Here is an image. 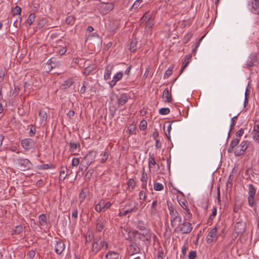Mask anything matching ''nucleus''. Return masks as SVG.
Instances as JSON below:
<instances>
[{"label":"nucleus","mask_w":259,"mask_h":259,"mask_svg":"<svg viewBox=\"0 0 259 259\" xmlns=\"http://www.w3.org/2000/svg\"><path fill=\"white\" fill-rule=\"evenodd\" d=\"M133 234L135 241L139 239L140 240L147 241L150 243L152 238H153L154 241L156 238V235L154 234H153L149 229H144L143 232L142 233H139L137 231H134L133 232Z\"/></svg>","instance_id":"f257e3e1"},{"label":"nucleus","mask_w":259,"mask_h":259,"mask_svg":"<svg viewBox=\"0 0 259 259\" xmlns=\"http://www.w3.org/2000/svg\"><path fill=\"white\" fill-rule=\"evenodd\" d=\"M108 246V243L103 240H102L101 237L96 238L94 239L92 243V251L96 254L102 249L106 250Z\"/></svg>","instance_id":"f03ea898"},{"label":"nucleus","mask_w":259,"mask_h":259,"mask_svg":"<svg viewBox=\"0 0 259 259\" xmlns=\"http://www.w3.org/2000/svg\"><path fill=\"white\" fill-rule=\"evenodd\" d=\"M97 154L96 151L93 150L89 151L81 161L82 166L87 169L91 164L94 162Z\"/></svg>","instance_id":"7ed1b4c3"},{"label":"nucleus","mask_w":259,"mask_h":259,"mask_svg":"<svg viewBox=\"0 0 259 259\" xmlns=\"http://www.w3.org/2000/svg\"><path fill=\"white\" fill-rule=\"evenodd\" d=\"M168 208L169 211L171 225L172 227H175L178 222H182V217L179 212L172 206L168 205Z\"/></svg>","instance_id":"20e7f679"},{"label":"nucleus","mask_w":259,"mask_h":259,"mask_svg":"<svg viewBox=\"0 0 259 259\" xmlns=\"http://www.w3.org/2000/svg\"><path fill=\"white\" fill-rule=\"evenodd\" d=\"M188 221L184 220L183 223L180 222L176 225L175 228V232L181 233L183 234L190 233L192 230V224Z\"/></svg>","instance_id":"39448f33"},{"label":"nucleus","mask_w":259,"mask_h":259,"mask_svg":"<svg viewBox=\"0 0 259 259\" xmlns=\"http://www.w3.org/2000/svg\"><path fill=\"white\" fill-rule=\"evenodd\" d=\"M97 8L103 15H105L114 9V5L111 3H99L97 5Z\"/></svg>","instance_id":"423d86ee"},{"label":"nucleus","mask_w":259,"mask_h":259,"mask_svg":"<svg viewBox=\"0 0 259 259\" xmlns=\"http://www.w3.org/2000/svg\"><path fill=\"white\" fill-rule=\"evenodd\" d=\"M127 251L130 255L139 253L140 252V241L137 240L135 241L134 238L127 248Z\"/></svg>","instance_id":"0eeeda50"},{"label":"nucleus","mask_w":259,"mask_h":259,"mask_svg":"<svg viewBox=\"0 0 259 259\" xmlns=\"http://www.w3.org/2000/svg\"><path fill=\"white\" fill-rule=\"evenodd\" d=\"M249 146V142L247 141H243L241 144L235 149L234 153L237 156L241 155L244 153Z\"/></svg>","instance_id":"6e6552de"},{"label":"nucleus","mask_w":259,"mask_h":259,"mask_svg":"<svg viewBox=\"0 0 259 259\" xmlns=\"http://www.w3.org/2000/svg\"><path fill=\"white\" fill-rule=\"evenodd\" d=\"M112 203L110 202H105L103 199L101 200L99 203L95 206V210L98 212H100L102 211H105L110 208Z\"/></svg>","instance_id":"1a4fd4ad"},{"label":"nucleus","mask_w":259,"mask_h":259,"mask_svg":"<svg viewBox=\"0 0 259 259\" xmlns=\"http://www.w3.org/2000/svg\"><path fill=\"white\" fill-rule=\"evenodd\" d=\"M218 230V227H215L209 232L206 237V242L207 243L209 244L217 241L218 237L217 234Z\"/></svg>","instance_id":"9d476101"},{"label":"nucleus","mask_w":259,"mask_h":259,"mask_svg":"<svg viewBox=\"0 0 259 259\" xmlns=\"http://www.w3.org/2000/svg\"><path fill=\"white\" fill-rule=\"evenodd\" d=\"M18 164L22 170L30 169L32 164L31 162L27 159L20 158L18 159Z\"/></svg>","instance_id":"9b49d317"},{"label":"nucleus","mask_w":259,"mask_h":259,"mask_svg":"<svg viewBox=\"0 0 259 259\" xmlns=\"http://www.w3.org/2000/svg\"><path fill=\"white\" fill-rule=\"evenodd\" d=\"M250 11L255 14H259V0H247Z\"/></svg>","instance_id":"f8f14e48"},{"label":"nucleus","mask_w":259,"mask_h":259,"mask_svg":"<svg viewBox=\"0 0 259 259\" xmlns=\"http://www.w3.org/2000/svg\"><path fill=\"white\" fill-rule=\"evenodd\" d=\"M129 206H131L132 207L128 208L122 212H120L119 213V216H125L128 213L132 212H135L138 210V203L136 201L131 202Z\"/></svg>","instance_id":"ddd939ff"},{"label":"nucleus","mask_w":259,"mask_h":259,"mask_svg":"<svg viewBox=\"0 0 259 259\" xmlns=\"http://www.w3.org/2000/svg\"><path fill=\"white\" fill-rule=\"evenodd\" d=\"M157 167V169H159L160 167L155 159V155L154 153H149L148 158V167L150 170L155 169Z\"/></svg>","instance_id":"4468645a"},{"label":"nucleus","mask_w":259,"mask_h":259,"mask_svg":"<svg viewBox=\"0 0 259 259\" xmlns=\"http://www.w3.org/2000/svg\"><path fill=\"white\" fill-rule=\"evenodd\" d=\"M107 222L103 218H98L96 221V229L98 232H101L107 225Z\"/></svg>","instance_id":"2eb2a0df"},{"label":"nucleus","mask_w":259,"mask_h":259,"mask_svg":"<svg viewBox=\"0 0 259 259\" xmlns=\"http://www.w3.org/2000/svg\"><path fill=\"white\" fill-rule=\"evenodd\" d=\"M65 248V244L61 240L56 242L54 246L55 252L58 254H61Z\"/></svg>","instance_id":"dca6fc26"},{"label":"nucleus","mask_w":259,"mask_h":259,"mask_svg":"<svg viewBox=\"0 0 259 259\" xmlns=\"http://www.w3.org/2000/svg\"><path fill=\"white\" fill-rule=\"evenodd\" d=\"M258 62V60L257 55L254 54H251L247 61L246 65L248 67H250L257 64Z\"/></svg>","instance_id":"f3484780"},{"label":"nucleus","mask_w":259,"mask_h":259,"mask_svg":"<svg viewBox=\"0 0 259 259\" xmlns=\"http://www.w3.org/2000/svg\"><path fill=\"white\" fill-rule=\"evenodd\" d=\"M33 143V141L31 139H24L21 142L22 147L26 150L30 149L32 147Z\"/></svg>","instance_id":"a211bd4d"},{"label":"nucleus","mask_w":259,"mask_h":259,"mask_svg":"<svg viewBox=\"0 0 259 259\" xmlns=\"http://www.w3.org/2000/svg\"><path fill=\"white\" fill-rule=\"evenodd\" d=\"M123 77V73L119 71L116 73L113 77L112 80L109 82L110 87L112 88L114 87L116 83L121 80Z\"/></svg>","instance_id":"6ab92c4d"},{"label":"nucleus","mask_w":259,"mask_h":259,"mask_svg":"<svg viewBox=\"0 0 259 259\" xmlns=\"http://www.w3.org/2000/svg\"><path fill=\"white\" fill-rule=\"evenodd\" d=\"M162 98L164 102L171 103L172 102V96L168 88H165L163 91Z\"/></svg>","instance_id":"aec40b11"},{"label":"nucleus","mask_w":259,"mask_h":259,"mask_svg":"<svg viewBox=\"0 0 259 259\" xmlns=\"http://www.w3.org/2000/svg\"><path fill=\"white\" fill-rule=\"evenodd\" d=\"M252 134L253 139L259 142V121H255Z\"/></svg>","instance_id":"412c9836"},{"label":"nucleus","mask_w":259,"mask_h":259,"mask_svg":"<svg viewBox=\"0 0 259 259\" xmlns=\"http://www.w3.org/2000/svg\"><path fill=\"white\" fill-rule=\"evenodd\" d=\"M114 68V65L112 64H109L106 67L105 70L104 78L105 80H108L110 79V76Z\"/></svg>","instance_id":"4be33fe9"},{"label":"nucleus","mask_w":259,"mask_h":259,"mask_svg":"<svg viewBox=\"0 0 259 259\" xmlns=\"http://www.w3.org/2000/svg\"><path fill=\"white\" fill-rule=\"evenodd\" d=\"M49 109L47 108H42L39 110L38 115L41 122H45L48 118V113Z\"/></svg>","instance_id":"5701e85b"},{"label":"nucleus","mask_w":259,"mask_h":259,"mask_svg":"<svg viewBox=\"0 0 259 259\" xmlns=\"http://www.w3.org/2000/svg\"><path fill=\"white\" fill-rule=\"evenodd\" d=\"M133 232H131L130 229L127 228H121V234L123 237L126 240H131L132 239V236H133Z\"/></svg>","instance_id":"b1692460"},{"label":"nucleus","mask_w":259,"mask_h":259,"mask_svg":"<svg viewBox=\"0 0 259 259\" xmlns=\"http://www.w3.org/2000/svg\"><path fill=\"white\" fill-rule=\"evenodd\" d=\"M192 57V56L191 54H188L185 56L184 61L183 63V65L181 67L180 74H181L184 71V70L187 67L189 63L191 62Z\"/></svg>","instance_id":"393cba45"},{"label":"nucleus","mask_w":259,"mask_h":259,"mask_svg":"<svg viewBox=\"0 0 259 259\" xmlns=\"http://www.w3.org/2000/svg\"><path fill=\"white\" fill-rule=\"evenodd\" d=\"M117 103L119 106L125 104L128 101V98L126 94L123 93L117 97Z\"/></svg>","instance_id":"a878e982"},{"label":"nucleus","mask_w":259,"mask_h":259,"mask_svg":"<svg viewBox=\"0 0 259 259\" xmlns=\"http://www.w3.org/2000/svg\"><path fill=\"white\" fill-rule=\"evenodd\" d=\"M105 259H120L119 254L115 251H109L105 255Z\"/></svg>","instance_id":"bb28decb"},{"label":"nucleus","mask_w":259,"mask_h":259,"mask_svg":"<svg viewBox=\"0 0 259 259\" xmlns=\"http://www.w3.org/2000/svg\"><path fill=\"white\" fill-rule=\"evenodd\" d=\"M66 167H62L60 171L59 180L64 181L69 175Z\"/></svg>","instance_id":"cd10ccee"},{"label":"nucleus","mask_w":259,"mask_h":259,"mask_svg":"<svg viewBox=\"0 0 259 259\" xmlns=\"http://www.w3.org/2000/svg\"><path fill=\"white\" fill-rule=\"evenodd\" d=\"M185 211L184 213V221H190L192 218V214L190 210L188 207H186L185 209H184Z\"/></svg>","instance_id":"c85d7f7f"},{"label":"nucleus","mask_w":259,"mask_h":259,"mask_svg":"<svg viewBox=\"0 0 259 259\" xmlns=\"http://www.w3.org/2000/svg\"><path fill=\"white\" fill-rule=\"evenodd\" d=\"M95 68V66L94 65H90L87 66L83 71V74L85 76H88Z\"/></svg>","instance_id":"c756f323"},{"label":"nucleus","mask_w":259,"mask_h":259,"mask_svg":"<svg viewBox=\"0 0 259 259\" xmlns=\"http://www.w3.org/2000/svg\"><path fill=\"white\" fill-rule=\"evenodd\" d=\"M256 189L254 186L251 184H249L248 185V196L254 197Z\"/></svg>","instance_id":"7c9ffc66"},{"label":"nucleus","mask_w":259,"mask_h":259,"mask_svg":"<svg viewBox=\"0 0 259 259\" xmlns=\"http://www.w3.org/2000/svg\"><path fill=\"white\" fill-rule=\"evenodd\" d=\"M157 203H158V201L157 200H154L152 202V206H151V213L152 215H155L158 212V210L157 208Z\"/></svg>","instance_id":"2f4dec72"},{"label":"nucleus","mask_w":259,"mask_h":259,"mask_svg":"<svg viewBox=\"0 0 259 259\" xmlns=\"http://www.w3.org/2000/svg\"><path fill=\"white\" fill-rule=\"evenodd\" d=\"M39 224L41 226L46 225L47 224V217L45 214H41L38 218Z\"/></svg>","instance_id":"473e14b6"},{"label":"nucleus","mask_w":259,"mask_h":259,"mask_svg":"<svg viewBox=\"0 0 259 259\" xmlns=\"http://www.w3.org/2000/svg\"><path fill=\"white\" fill-rule=\"evenodd\" d=\"M152 16L150 14L145 13L144 16L142 17L141 21L142 23H147L151 18Z\"/></svg>","instance_id":"72a5a7b5"},{"label":"nucleus","mask_w":259,"mask_h":259,"mask_svg":"<svg viewBox=\"0 0 259 259\" xmlns=\"http://www.w3.org/2000/svg\"><path fill=\"white\" fill-rule=\"evenodd\" d=\"M55 167V165L53 164H45L38 166V168L39 169H53Z\"/></svg>","instance_id":"f704fd0d"},{"label":"nucleus","mask_w":259,"mask_h":259,"mask_svg":"<svg viewBox=\"0 0 259 259\" xmlns=\"http://www.w3.org/2000/svg\"><path fill=\"white\" fill-rule=\"evenodd\" d=\"M35 18V16L34 14L31 13L27 18L26 20V23L29 25V26H30L33 22L34 21Z\"/></svg>","instance_id":"c9c22d12"},{"label":"nucleus","mask_w":259,"mask_h":259,"mask_svg":"<svg viewBox=\"0 0 259 259\" xmlns=\"http://www.w3.org/2000/svg\"><path fill=\"white\" fill-rule=\"evenodd\" d=\"M70 149L72 152L75 151L77 148L80 146V144L77 143H71L69 144Z\"/></svg>","instance_id":"e433bc0d"},{"label":"nucleus","mask_w":259,"mask_h":259,"mask_svg":"<svg viewBox=\"0 0 259 259\" xmlns=\"http://www.w3.org/2000/svg\"><path fill=\"white\" fill-rule=\"evenodd\" d=\"M137 49V41L133 40L131 41L130 46V50L131 52H135Z\"/></svg>","instance_id":"4c0bfd02"},{"label":"nucleus","mask_w":259,"mask_h":259,"mask_svg":"<svg viewBox=\"0 0 259 259\" xmlns=\"http://www.w3.org/2000/svg\"><path fill=\"white\" fill-rule=\"evenodd\" d=\"M21 9L20 7L16 6L14 9L12 10V14L14 16L15 15H20Z\"/></svg>","instance_id":"58836bf2"},{"label":"nucleus","mask_w":259,"mask_h":259,"mask_svg":"<svg viewBox=\"0 0 259 259\" xmlns=\"http://www.w3.org/2000/svg\"><path fill=\"white\" fill-rule=\"evenodd\" d=\"M136 127L134 124H131L127 130V132L130 134H136Z\"/></svg>","instance_id":"ea45409f"},{"label":"nucleus","mask_w":259,"mask_h":259,"mask_svg":"<svg viewBox=\"0 0 259 259\" xmlns=\"http://www.w3.org/2000/svg\"><path fill=\"white\" fill-rule=\"evenodd\" d=\"M86 197V193L82 189L79 194V200L80 204L82 203Z\"/></svg>","instance_id":"a19ab883"},{"label":"nucleus","mask_w":259,"mask_h":259,"mask_svg":"<svg viewBox=\"0 0 259 259\" xmlns=\"http://www.w3.org/2000/svg\"><path fill=\"white\" fill-rule=\"evenodd\" d=\"M23 230V227L21 225H18L15 227V229L13 231V234L18 235L22 232Z\"/></svg>","instance_id":"79ce46f5"},{"label":"nucleus","mask_w":259,"mask_h":259,"mask_svg":"<svg viewBox=\"0 0 259 259\" xmlns=\"http://www.w3.org/2000/svg\"><path fill=\"white\" fill-rule=\"evenodd\" d=\"M169 112L170 110L168 108H162L159 110V113L161 115H167Z\"/></svg>","instance_id":"37998d69"},{"label":"nucleus","mask_w":259,"mask_h":259,"mask_svg":"<svg viewBox=\"0 0 259 259\" xmlns=\"http://www.w3.org/2000/svg\"><path fill=\"white\" fill-rule=\"evenodd\" d=\"M74 18L72 16L67 17L66 19V23L67 25H73L74 22Z\"/></svg>","instance_id":"c03bdc74"},{"label":"nucleus","mask_w":259,"mask_h":259,"mask_svg":"<svg viewBox=\"0 0 259 259\" xmlns=\"http://www.w3.org/2000/svg\"><path fill=\"white\" fill-rule=\"evenodd\" d=\"M153 188L155 191H161L163 189V186L160 183H155Z\"/></svg>","instance_id":"a18cd8bd"},{"label":"nucleus","mask_w":259,"mask_h":259,"mask_svg":"<svg viewBox=\"0 0 259 259\" xmlns=\"http://www.w3.org/2000/svg\"><path fill=\"white\" fill-rule=\"evenodd\" d=\"M147 126V122L145 120H142L140 123L139 128L141 131L145 130Z\"/></svg>","instance_id":"49530a36"},{"label":"nucleus","mask_w":259,"mask_h":259,"mask_svg":"<svg viewBox=\"0 0 259 259\" xmlns=\"http://www.w3.org/2000/svg\"><path fill=\"white\" fill-rule=\"evenodd\" d=\"M93 236L91 232H88L85 236V243H90L92 241Z\"/></svg>","instance_id":"de8ad7c7"},{"label":"nucleus","mask_w":259,"mask_h":259,"mask_svg":"<svg viewBox=\"0 0 259 259\" xmlns=\"http://www.w3.org/2000/svg\"><path fill=\"white\" fill-rule=\"evenodd\" d=\"M80 163V160L78 158L74 157L72 159L71 164L73 167H77Z\"/></svg>","instance_id":"09e8293b"},{"label":"nucleus","mask_w":259,"mask_h":259,"mask_svg":"<svg viewBox=\"0 0 259 259\" xmlns=\"http://www.w3.org/2000/svg\"><path fill=\"white\" fill-rule=\"evenodd\" d=\"M248 204L250 207H253L255 205V200H254V197H248Z\"/></svg>","instance_id":"8fccbe9b"},{"label":"nucleus","mask_w":259,"mask_h":259,"mask_svg":"<svg viewBox=\"0 0 259 259\" xmlns=\"http://www.w3.org/2000/svg\"><path fill=\"white\" fill-rule=\"evenodd\" d=\"M217 208L215 207H214L213 208V210H212V213L209 216V217L208 218V221H209L213 220V219L214 218V217L217 215Z\"/></svg>","instance_id":"3c124183"},{"label":"nucleus","mask_w":259,"mask_h":259,"mask_svg":"<svg viewBox=\"0 0 259 259\" xmlns=\"http://www.w3.org/2000/svg\"><path fill=\"white\" fill-rule=\"evenodd\" d=\"M239 141L240 140L239 139L235 138L231 141L230 145L233 148H236L237 145L239 144Z\"/></svg>","instance_id":"603ef678"},{"label":"nucleus","mask_w":259,"mask_h":259,"mask_svg":"<svg viewBox=\"0 0 259 259\" xmlns=\"http://www.w3.org/2000/svg\"><path fill=\"white\" fill-rule=\"evenodd\" d=\"M172 68L169 67L168 69L165 71L164 75V78L166 79L172 74Z\"/></svg>","instance_id":"864d4df0"},{"label":"nucleus","mask_w":259,"mask_h":259,"mask_svg":"<svg viewBox=\"0 0 259 259\" xmlns=\"http://www.w3.org/2000/svg\"><path fill=\"white\" fill-rule=\"evenodd\" d=\"M127 185L129 188L134 189L136 185V182L135 180L133 179H130L127 182Z\"/></svg>","instance_id":"5fc2aeb1"},{"label":"nucleus","mask_w":259,"mask_h":259,"mask_svg":"<svg viewBox=\"0 0 259 259\" xmlns=\"http://www.w3.org/2000/svg\"><path fill=\"white\" fill-rule=\"evenodd\" d=\"M46 23V20L44 19H42L39 21L37 23L36 27L38 29H41L44 27Z\"/></svg>","instance_id":"6e6d98bb"},{"label":"nucleus","mask_w":259,"mask_h":259,"mask_svg":"<svg viewBox=\"0 0 259 259\" xmlns=\"http://www.w3.org/2000/svg\"><path fill=\"white\" fill-rule=\"evenodd\" d=\"M189 259H195L196 257V252L195 251L191 250L188 254Z\"/></svg>","instance_id":"4d7b16f0"},{"label":"nucleus","mask_w":259,"mask_h":259,"mask_svg":"<svg viewBox=\"0 0 259 259\" xmlns=\"http://www.w3.org/2000/svg\"><path fill=\"white\" fill-rule=\"evenodd\" d=\"M72 218L76 220L78 217V210L76 207H74L73 209V211L71 214Z\"/></svg>","instance_id":"13d9d810"},{"label":"nucleus","mask_w":259,"mask_h":259,"mask_svg":"<svg viewBox=\"0 0 259 259\" xmlns=\"http://www.w3.org/2000/svg\"><path fill=\"white\" fill-rule=\"evenodd\" d=\"M102 158L101 159V163H104L108 159V154L106 153V152L104 153L103 154H101Z\"/></svg>","instance_id":"bf43d9fd"},{"label":"nucleus","mask_w":259,"mask_h":259,"mask_svg":"<svg viewBox=\"0 0 259 259\" xmlns=\"http://www.w3.org/2000/svg\"><path fill=\"white\" fill-rule=\"evenodd\" d=\"M171 130V124L169 123L167 126V133H166V132L165 133V135L168 140H170V131Z\"/></svg>","instance_id":"052dcab7"},{"label":"nucleus","mask_w":259,"mask_h":259,"mask_svg":"<svg viewBox=\"0 0 259 259\" xmlns=\"http://www.w3.org/2000/svg\"><path fill=\"white\" fill-rule=\"evenodd\" d=\"M93 170H89L85 175V178L87 180H89L93 176Z\"/></svg>","instance_id":"680f3d73"},{"label":"nucleus","mask_w":259,"mask_h":259,"mask_svg":"<svg viewBox=\"0 0 259 259\" xmlns=\"http://www.w3.org/2000/svg\"><path fill=\"white\" fill-rule=\"evenodd\" d=\"M73 84V81L71 79H68L65 81L63 84V85L65 88L70 87Z\"/></svg>","instance_id":"e2e57ef3"},{"label":"nucleus","mask_w":259,"mask_h":259,"mask_svg":"<svg viewBox=\"0 0 259 259\" xmlns=\"http://www.w3.org/2000/svg\"><path fill=\"white\" fill-rule=\"evenodd\" d=\"M146 197V193L144 191H141L139 193V199L140 200H145Z\"/></svg>","instance_id":"0e129e2a"},{"label":"nucleus","mask_w":259,"mask_h":259,"mask_svg":"<svg viewBox=\"0 0 259 259\" xmlns=\"http://www.w3.org/2000/svg\"><path fill=\"white\" fill-rule=\"evenodd\" d=\"M67 51V49L65 47H63L61 49H60L58 52V53L60 55H63L64 54H65V53Z\"/></svg>","instance_id":"69168bd1"},{"label":"nucleus","mask_w":259,"mask_h":259,"mask_svg":"<svg viewBox=\"0 0 259 259\" xmlns=\"http://www.w3.org/2000/svg\"><path fill=\"white\" fill-rule=\"evenodd\" d=\"M30 136L32 137L35 134L36 130L35 127L32 126L30 128Z\"/></svg>","instance_id":"338daca9"},{"label":"nucleus","mask_w":259,"mask_h":259,"mask_svg":"<svg viewBox=\"0 0 259 259\" xmlns=\"http://www.w3.org/2000/svg\"><path fill=\"white\" fill-rule=\"evenodd\" d=\"M147 175L146 173L143 172L141 179L142 182H147Z\"/></svg>","instance_id":"774afa93"}]
</instances>
